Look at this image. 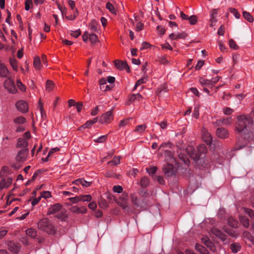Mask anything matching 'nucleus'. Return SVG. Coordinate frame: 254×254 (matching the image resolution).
I'll return each instance as SVG.
<instances>
[{
	"instance_id": "48",
	"label": "nucleus",
	"mask_w": 254,
	"mask_h": 254,
	"mask_svg": "<svg viewBox=\"0 0 254 254\" xmlns=\"http://www.w3.org/2000/svg\"><path fill=\"white\" fill-rule=\"evenodd\" d=\"M206 246L208 248H209L211 251H212L213 252H214L216 251V247H215L214 244L211 241H210L209 242H208V243L206 245Z\"/></svg>"
},
{
	"instance_id": "43",
	"label": "nucleus",
	"mask_w": 254,
	"mask_h": 254,
	"mask_svg": "<svg viewBox=\"0 0 254 254\" xmlns=\"http://www.w3.org/2000/svg\"><path fill=\"white\" fill-rule=\"evenodd\" d=\"M146 81V78L145 77H142L138 79L135 83L133 88V90L136 89L137 87L140 85L141 84L145 83Z\"/></svg>"
},
{
	"instance_id": "63",
	"label": "nucleus",
	"mask_w": 254,
	"mask_h": 254,
	"mask_svg": "<svg viewBox=\"0 0 254 254\" xmlns=\"http://www.w3.org/2000/svg\"><path fill=\"white\" fill-rule=\"evenodd\" d=\"M193 115V117L195 119H197L199 117V107H198L195 106L194 107Z\"/></svg>"
},
{
	"instance_id": "24",
	"label": "nucleus",
	"mask_w": 254,
	"mask_h": 254,
	"mask_svg": "<svg viewBox=\"0 0 254 254\" xmlns=\"http://www.w3.org/2000/svg\"><path fill=\"white\" fill-rule=\"evenodd\" d=\"M241 246L238 243H234L230 245V249L233 253H237L240 251Z\"/></svg>"
},
{
	"instance_id": "21",
	"label": "nucleus",
	"mask_w": 254,
	"mask_h": 254,
	"mask_svg": "<svg viewBox=\"0 0 254 254\" xmlns=\"http://www.w3.org/2000/svg\"><path fill=\"white\" fill-rule=\"evenodd\" d=\"M187 36V34L185 32L172 33L169 35V37L171 40H177L179 39H184Z\"/></svg>"
},
{
	"instance_id": "13",
	"label": "nucleus",
	"mask_w": 254,
	"mask_h": 254,
	"mask_svg": "<svg viewBox=\"0 0 254 254\" xmlns=\"http://www.w3.org/2000/svg\"><path fill=\"white\" fill-rule=\"evenodd\" d=\"M211 232L216 237L219 238L223 241H225L227 239V236L226 234L216 228L212 229Z\"/></svg>"
},
{
	"instance_id": "16",
	"label": "nucleus",
	"mask_w": 254,
	"mask_h": 254,
	"mask_svg": "<svg viewBox=\"0 0 254 254\" xmlns=\"http://www.w3.org/2000/svg\"><path fill=\"white\" fill-rule=\"evenodd\" d=\"M20 245L13 242H10L8 244V250L13 253H18L20 251Z\"/></svg>"
},
{
	"instance_id": "50",
	"label": "nucleus",
	"mask_w": 254,
	"mask_h": 254,
	"mask_svg": "<svg viewBox=\"0 0 254 254\" xmlns=\"http://www.w3.org/2000/svg\"><path fill=\"white\" fill-rule=\"evenodd\" d=\"M243 236L244 238H246L249 240H252L253 239V237L251 233L247 231H245L243 232Z\"/></svg>"
},
{
	"instance_id": "38",
	"label": "nucleus",
	"mask_w": 254,
	"mask_h": 254,
	"mask_svg": "<svg viewBox=\"0 0 254 254\" xmlns=\"http://www.w3.org/2000/svg\"><path fill=\"white\" fill-rule=\"evenodd\" d=\"M178 157L179 159L182 161L185 164L188 165L190 163V161L187 156L183 153L179 154Z\"/></svg>"
},
{
	"instance_id": "61",
	"label": "nucleus",
	"mask_w": 254,
	"mask_h": 254,
	"mask_svg": "<svg viewBox=\"0 0 254 254\" xmlns=\"http://www.w3.org/2000/svg\"><path fill=\"white\" fill-rule=\"evenodd\" d=\"M107 80L105 78H102L99 80L100 89H103L104 85L106 84Z\"/></svg>"
},
{
	"instance_id": "17",
	"label": "nucleus",
	"mask_w": 254,
	"mask_h": 254,
	"mask_svg": "<svg viewBox=\"0 0 254 254\" xmlns=\"http://www.w3.org/2000/svg\"><path fill=\"white\" fill-rule=\"evenodd\" d=\"M202 137L206 144H210L211 143L212 137L210 133L206 130L203 129L202 130Z\"/></svg>"
},
{
	"instance_id": "39",
	"label": "nucleus",
	"mask_w": 254,
	"mask_h": 254,
	"mask_svg": "<svg viewBox=\"0 0 254 254\" xmlns=\"http://www.w3.org/2000/svg\"><path fill=\"white\" fill-rule=\"evenodd\" d=\"M243 15L244 17L250 22H252L254 21L253 16L248 12L244 11L243 12Z\"/></svg>"
},
{
	"instance_id": "5",
	"label": "nucleus",
	"mask_w": 254,
	"mask_h": 254,
	"mask_svg": "<svg viewBox=\"0 0 254 254\" xmlns=\"http://www.w3.org/2000/svg\"><path fill=\"white\" fill-rule=\"evenodd\" d=\"M113 120V112L112 111H109L100 116L99 122L102 124H108L110 123Z\"/></svg>"
},
{
	"instance_id": "30",
	"label": "nucleus",
	"mask_w": 254,
	"mask_h": 254,
	"mask_svg": "<svg viewBox=\"0 0 254 254\" xmlns=\"http://www.w3.org/2000/svg\"><path fill=\"white\" fill-rule=\"evenodd\" d=\"M224 231L227 234L233 238H236L238 236V233L230 228H226L224 229Z\"/></svg>"
},
{
	"instance_id": "36",
	"label": "nucleus",
	"mask_w": 254,
	"mask_h": 254,
	"mask_svg": "<svg viewBox=\"0 0 254 254\" xmlns=\"http://www.w3.org/2000/svg\"><path fill=\"white\" fill-rule=\"evenodd\" d=\"M9 63L13 69L16 71L18 70L17 62L14 58L9 59Z\"/></svg>"
},
{
	"instance_id": "3",
	"label": "nucleus",
	"mask_w": 254,
	"mask_h": 254,
	"mask_svg": "<svg viewBox=\"0 0 254 254\" xmlns=\"http://www.w3.org/2000/svg\"><path fill=\"white\" fill-rule=\"evenodd\" d=\"M186 151L192 159L197 161L202 157V155L206 153L207 149L205 145L200 144L197 147V152L191 146L188 147Z\"/></svg>"
},
{
	"instance_id": "59",
	"label": "nucleus",
	"mask_w": 254,
	"mask_h": 254,
	"mask_svg": "<svg viewBox=\"0 0 254 254\" xmlns=\"http://www.w3.org/2000/svg\"><path fill=\"white\" fill-rule=\"evenodd\" d=\"M113 191L117 193H121L123 191V188L121 186H115L113 187Z\"/></svg>"
},
{
	"instance_id": "10",
	"label": "nucleus",
	"mask_w": 254,
	"mask_h": 254,
	"mask_svg": "<svg viewBox=\"0 0 254 254\" xmlns=\"http://www.w3.org/2000/svg\"><path fill=\"white\" fill-rule=\"evenodd\" d=\"M63 206L60 203H56L52 205L47 211V215L55 214L62 210Z\"/></svg>"
},
{
	"instance_id": "29",
	"label": "nucleus",
	"mask_w": 254,
	"mask_h": 254,
	"mask_svg": "<svg viewBox=\"0 0 254 254\" xmlns=\"http://www.w3.org/2000/svg\"><path fill=\"white\" fill-rule=\"evenodd\" d=\"M143 97L139 94H132L130 97V100L131 102H140L142 101Z\"/></svg>"
},
{
	"instance_id": "62",
	"label": "nucleus",
	"mask_w": 254,
	"mask_h": 254,
	"mask_svg": "<svg viewBox=\"0 0 254 254\" xmlns=\"http://www.w3.org/2000/svg\"><path fill=\"white\" fill-rule=\"evenodd\" d=\"M25 128L22 125H15V131L21 132L24 130Z\"/></svg>"
},
{
	"instance_id": "1",
	"label": "nucleus",
	"mask_w": 254,
	"mask_h": 254,
	"mask_svg": "<svg viewBox=\"0 0 254 254\" xmlns=\"http://www.w3.org/2000/svg\"><path fill=\"white\" fill-rule=\"evenodd\" d=\"M237 125V130L241 133L242 135V138L239 139V141H241L242 139L246 141L253 138L254 130V123L251 117L245 115L239 116Z\"/></svg>"
},
{
	"instance_id": "20",
	"label": "nucleus",
	"mask_w": 254,
	"mask_h": 254,
	"mask_svg": "<svg viewBox=\"0 0 254 254\" xmlns=\"http://www.w3.org/2000/svg\"><path fill=\"white\" fill-rule=\"evenodd\" d=\"M72 183L76 185H81L84 187H88L91 185V182L86 181L82 178L77 179Z\"/></svg>"
},
{
	"instance_id": "33",
	"label": "nucleus",
	"mask_w": 254,
	"mask_h": 254,
	"mask_svg": "<svg viewBox=\"0 0 254 254\" xmlns=\"http://www.w3.org/2000/svg\"><path fill=\"white\" fill-rule=\"evenodd\" d=\"M146 128V126L144 124L138 125L136 127L134 132L138 133H142L145 131Z\"/></svg>"
},
{
	"instance_id": "64",
	"label": "nucleus",
	"mask_w": 254,
	"mask_h": 254,
	"mask_svg": "<svg viewBox=\"0 0 254 254\" xmlns=\"http://www.w3.org/2000/svg\"><path fill=\"white\" fill-rule=\"evenodd\" d=\"M245 212L250 217L254 218V211L250 209H246Z\"/></svg>"
},
{
	"instance_id": "46",
	"label": "nucleus",
	"mask_w": 254,
	"mask_h": 254,
	"mask_svg": "<svg viewBox=\"0 0 254 254\" xmlns=\"http://www.w3.org/2000/svg\"><path fill=\"white\" fill-rule=\"evenodd\" d=\"M199 82L202 85L212 86L211 80L204 79L202 78H200Z\"/></svg>"
},
{
	"instance_id": "9",
	"label": "nucleus",
	"mask_w": 254,
	"mask_h": 254,
	"mask_svg": "<svg viewBox=\"0 0 254 254\" xmlns=\"http://www.w3.org/2000/svg\"><path fill=\"white\" fill-rule=\"evenodd\" d=\"M9 73L5 64L0 59V77L6 78Z\"/></svg>"
},
{
	"instance_id": "6",
	"label": "nucleus",
	"mask_w": 254,
	"mask_h": 254,
	"mask_svg": "<svg viewBox=\"0 0 254 254\" xmlns=\"http://www.w3.org/2000/svg\"><path fill=\"white\" fill-rule=\"evenodd\" d=\"M5 89L10 93L14 94L17 92V89L15 86L14 81L10 78L6 79L4 83Z\"/></svg>"
},
{
	"instance_id": "15",
	"label": "nucleus",
	"mask_w": 254,
	"mask_h": 254,
	"mask_svg": "<svg viewBox=\"0 0 254 254\" xmlns=\"http://www.w3.org/2000/svg\"><path fill=\"white\" fill-rule=\"evenodd\" d=\"M70 210L71 212L76 214H85L87 212V208L85 207H79L76 205L71 206Z\"/></svg>"
},
{
	"instance_id": "11",
	"label": "nucleus",
	"mask_w": 254,
	"mask_h": 254,
	"mask_svg": "<svg viewBox=\"0 0 254 254\" xmlns=\"http://www.w3.org/2000/svg\"><path fill=\"white\" fill-rule=\"evenodd\" d=\"M115 66L119 69L120 70H126L127 72H129V67L126 62L115 61Z\"/></svg>"
},
{
	"instance_id": "23",
	"label": "nucleus",
	"mask_w": 254,
	"mask_h": 254,
	"mask_svg": "<svg viewBox=\"0 0 254 254\" xmlns=\"http://www.w3.org/2000/svg\"><path fill=\"white\" fill-rule=\"evenodd\" d=\"M195 248V250L201 254H209V252L207 250L199 244H196Z\"/></svg>"
},
{
	"instance_id": "4",
	"label": "nucleus",
	"mask_w": 254,
	"mask_h": 254,
	"mask_svg": "<svg viewBox=\"0 0 254 254\" xmlns=\"http://www.w3.org/2000/svg\"><path fill=\"white\" fill-rule=\"evenodd\" d=\"M38 228L39 230L49 234H54L55 233L54 226L48 218H43L38 223Z\"/></svg>"
},
{
	"instance_id": "2",
	"label": "nucleus",
	"mask_w": 254,
	"mask_h": 254,
	"mask_svg": "<svg viewBox=\"0 0 254 254\" xmlns=\"http://www.w3.org/2000/svg\"><path fill=\"white\" fill-rule=\"evenodd\" d=\"M164 154L165 160L166 161L169 160L170 162L167 163L166 165L163 167V170L165 174L169 177L174 175L175 173V169L172 163L176 161V159L173 156V153L167 149L164 150Z\"/></svg>"
},
{
	"instance_id": "18",
	"label": "nucleus",
	"mask_w": 254,
	"mask_h": 254,
	"mask_svg": "<svg viewBox=\"0 0 254 254\" xmlns=\"http://www.w3.org/2000/svg\"><path fill=\"white\" fill-rule=\"evenodd\" d=\"M157 169L158 168L156 166H153L148 168H146V170L149 175L151 176L155 180L159 181V177L155 175Z\"/></svg>"
},
{
	"instance_id": "47",
	"label": "nucleus",
	"mask_w": 254,
	"mask_h": 254,
	"mask_svg": "<svg viewBox=\"0 0 254 254\" xmlns=\"http://www.w3.org/2000/svg\"><path fill=\"white\" fill-rule=\"evenodd\" d=\"M229 11L231 13H232L234 15V16L236 18L239 19L240 18V14L237 9H236L234 8H230Z\"/></svg>"
},
{
	"instance_id": "53",
	"label": "nucleus",
	"mask_w": 254,
	"mask_h": 254,
	"mask_svg": "<svg viewBox=\"0 0 254 254\" xmlns=\"http://www.w3.org/2000/svg\"><path fill=\"white\" fill-rule=\"evenodd\" d=\"M9 138L8 136H6L5 137H3L2 140L1 144L3 146L5 147H7L9 145Z\"/></svg>"
},
{
	"instance_id": "52",
	"label": "nucleus",
	"mask_w": 254,
	"mask_h": 254,
	"mask_svg": "<svg viewBox=\"0 0 254 254\" xmlns=\"http://www.w3.org/2000/svg\"><path fill=\"white\" fill-rule=\"evenodd\" d=\"M52 196L51 193L49 191H43L41 194V198H48Z\"/></svg>"
},
{
	"instance_id": "40",
	"label": "nucleus",
	"mask_w": 254,
	"mask_h": 254,
	"mask_svg": "<svg viewBox=\"0 0 254 254\" xmlns=\"http://www.w3.org/2000/svg\"><path fill=\"white\" fill-rule=\"evenodd\" d=\"M26 234L27 236L31 238H35L37 235L36 230L32 228H29L27 229L26 231Z\"/></svg>"
},
{
	"instance_id": "22",
	"label": "nucleus",
	"mask_w": 254,
	"mask_h": 254,
	"mask_svg": "<svg viewBox=\"0 0 254 254\" xmlns=\"http://www.w3.org/2000/svg\"><path fill=\"white\" fill-rule=\"evenodd\" d=\"M56 217L62 221H65L68 217L66 210L64 209H62L60 212L56 215Z\"/></svg>"
},
{
	"instance_id": "45",
	"label": "nucleus",
	"mask_w": 254,
	"mask_h": 254,
	"mask_svg": "<svg viewBox=\"0 0 254 254\" xmlns=\"http://www.w3.org/2000/svg\"><path fill=\"white\" fill-rule=\"evenodd\" d=\"M16 84L19 90H20L22 92L25 91L26 87L19 79L17 80Z\"/></svg>"
},
{
	"instance_id": "34",
	"label": "nucleus",
	"mask_w": 254,
	"mask_h": 254,
	"mask_svg": "<svg viewBox=\"0 0 254 254\" xmlns=\"http://www.w3.org/2000/svg\"><path fill=\"white\" fill-rule=\"evenodd\" d=\"M121 157L117 156H115L112 161L108 162V164L111 166H116L120 163Z\"/></svg>"
},
{
	"instance_id": "35",
	"label": "nucleus",
	"mask_w": 254,
	"mask_h": 254,
	"mask_svg": "<svg viewBox=\"0 0 254 254\" xmlns=\"http://www.w3.org/2000/svg\"><path fill=\"white\" fill-rule=\"evenodd\" d=\"M33 66L37 69H40L41 68V60L39 57H37L34 58L33 62Z\"/></svg>"
},
{
	"instance_id": "7",
	"label": "nucleus",
	"mask_w": 254,
	"mask_h": 254,
	"mask_svg": "<svg viewBox=\"0 0 254 254\" xmlns=\"http://www.w3.org/2000/svg\"><path fill=\"white\" fill-rule=\"evenodd\" d=\"M29 149L28 148L21 149L19 150L16 156V160L19 162L25 161L28 156Z\"/></svg>"
},
{
	"instance_id": "44",
	"label": "nucleus",
	"mask_w": 254,
	"mask_h": 254,
	"mask_svg": "<svg viewBox=\"0 0 254 254\" xmlns=\"http://www.w3.org/2000/svg\"><path fill=\"white\" fill-rule=\"evenodd\" d=\"M81 201L89 202L92 200V196L90 194L80 195Z\"/></svg>"
},
{
	"instance_id": "57",
	"label": "nucleus",
	"mask_w": 254,
	"mask_h": 254,
	"mask_svg": "<svg viewBox=\"0 0 254 254\" xmlns=\"http://www.w3.org/2000/svg\"><path fill=\"white\" fill-rule=\"evenodd\" d=\"M70 34L71 36L74 38H77L81 34V31L80 29H78L75 31H72Z\"/></svg>"
},
{
	"instance_id": "56",
	"label": "nucleus",
	"mask_w": 254,
	"mask_h": 254,
	"mask_svg": "<svg viewBox=\"0 0 254 254\" xmlns=\"http://www.w3.org/2000/svg\"><path fill=\"white\" fill-rule=\"evenodd\" d=\"M144 25L141 22H138L135 26V30L136 31H140L143 29Z\"/></svg>"
},
{
	"instance_id": "19",
	"label": "nucleus",
	"mask_w": 254,
	"mask_h": 254,
	"mask_svg": "<svg viewBox=\"0 0 254 254\" xmlns=\"http://www.w3.org/2000/svg\"><path fill=\"white\" fill-rule=\"evenodd\" d=\"M28 141L24 138H19L17 139L16 147L21 149L27 148Z\"/></svg>"
},
{
	"instance_id": "26",
	"label": "nucleus",
	"mask_w": 254,
	"mask_h": 254,
	"mask_svg": "<svg viewBox=\"0 0 254 254\" xmlns=\"http://www.w3.org/2000/svg\"><path fill=\"white\" fill-rule=\"evenodd\" d=\"M239 220L242 225L245 228H248L250 226L249 219L246 216H241L239 218Z\"/></svg>"
},
{
	"instance_id": "49",
	"label": "nucleus",
	"mask_w": 254,
	"mask_h": 254,
	"mask_svg": "<svg viewBox=\"0 0 254 254\" xmlns=\"http://www.w3.org/2000/svg\"><path fill=\"white\" fill-rule=\"evenodd\" d=\"M107 138L106 135H102L99 137H98L97 139H94V141L95 142L97 143H103L105 141Z\"/></svg>"
},
{
	"instance_id": "37",
	"label": "nucleus",
	"mask_w": 254,
	"mask_h": 254,
	"mask_svg": "<svg viewBox=\"0 0 254 254\" xmlns=\"http://www.w3.org/2000/svg\"><path fill=\"white\" fill-rule=\"evenodd\" d=\"M89 40L90 42L94 44L99 42L98 36L93 33H90L89 35Z\"/></svg>"
},
{
	"instance_id": "32",
	"label": "nucleus",
	"mask_w": 254,
	"mask_h": 254,
	"mask_svg": "<svg viewBox=\"0 0 254 254\" xmlns=\"http://www.w3.org/2000/svg\"><path fill=\"white\" fill-rule=\"evenodd\" d=\"M98 121V118H95L91 120L88 121L81 127L86 128L90 127L93 124L96 123Z\"/></svg>"
},
{
	"instance_id": "41",
	"label": "nucleus",
	"mask_w": 254,
	"mask_h": 254,
	"mask_svg": "<svg viewBox=\"0 0 254 254\" xmlns=\"http://www.w3.org/2000/svg\"><path fill=\"white\" fill-rule=\"evenodd\" d=\"M54 83L51 80H47L46 85V90L48 92L51 91L54 88Z\"/></svg>"
},
{
	"instance_id": "51",
	"label": "nucleus",
	"mask_w": 254,
	"mask_h": 254,
	"mask_svg": "<svg viewBox=\"0 0 254 254\" xmlns=\"http://www.w3.org/2000/svg\"><path fill=\"white\" fill-rule=\"evenodd\" d=\"M188 20H189L190 24L194 25L197 22V17L195 15H191L189 17Z\"/></svg>"
},
{
	"instance_id": "25",
	"label": "nucleus",
	"mask_w": 254,
	"mask_h": 254,
	"mask_svg": "<svg viewBox=\"0 0 254 254\" xmlns=\"http://www.w3.org/2000/svg\"><path fill=\"white\" fill-rule=\"evenodd\" d=\"M26 122V119L22 116H19L13 120V123L15 125H22Z\"/></svg>"
},
{
	"instance_id": "31",
	"label": "nucleus",
	"mask_w": 254,
	"mask_h": 254,
	"mask_svg": "<svg viewBox=\"0 0 254 254\" xmlns=\"http://www.w3.org/2000/svg\"><path fill=\"white\" fill-rule=\"evenodd\" d=\"M149 184V179L148 177H142L140 182V185L142 188H145L148 186Z\"/></svg>"
},
{
	"instance_id": "8",
	"label": "nucleus",
	"mask_w": 254,
	"mask_h": 254,
	"mask_svg": "<svg viewBox=\"0 0 254 254\" xmlns=\"http://www.w3.org/2000/svg\"><path fill=\"white\" fill-rule=\"evenodd\" d=\"M15 106L17 109L22 113H25L28 111V104L24 100H19L17 101L16 103Z\"/></svg>"
},
{
	"instance_id": "54",
	"label": "nucleus",
	"mask_w": 254,
	"mask_h": 254,
	"mask_svg": "<svg viewBox=\"0 0 254 254\" xmlns=\"http://www.w3.org/2000/svg\"><path fill=\"white\" fill-rule=\"evenodd\" d=\"M150 47H151V45L150 44H149L148 43H147L146 42H143L141 44V46L140 48V50H144L148 49Z\"/></svg>"
},
{
	"instance_id": "27",
	"label": "nucleus",
	"mask_w": 254,
	"mask_h": 254,
	"mask_svg": "<svg viewBox=\"0 0 254 254\" xmlns=\"http://www.w3.org/2000/svg\"><path fill=\"white\" fill-rule=\"evenodd\" d=\"M228 225L234 228H237L238 227V222L232 217H230L228 219Z\"/></svg>"
},
{
	"instance_id": "12",
	"label": "nucleus",
	"mask_w": 254,
	"mask_h": 254,
	"mask_svg": "<svg viewBox=\"0 0 254 254\" xmlns=\"http://www.w3.org/2000/svg\"><path fill=\"white\" fill-rule=\"evenodd\" d=\"M216 135L217 136L220 138L224 139L228 137L229 133L228 130L223 128V127H219L216 130Z\"/></svg>"
},
{
	"instance_id": "28",
	"label": "nucleus",
	"mask_w": 254,
	"mask_h": 254,
	"mask_svg": "<svg viewBox=\"0 0 254 254\" xmlns=\"http://www.w3.org/2000/svg\"><path fill=\"white\" fill-rule=\"evenodd\" d=\"M89 28L92 32H98V28L97 22L94 20H92L89 24Z\"/></svg>"
},
{
	"instance_id": "60",
	"label": "nucleus",
	"mask_w": 254,
	"mask_h": 254,
	"mask_svg": "<svg viewBox=\"0 0 254 254\" xmlns=\"http://www.w3.org/2000/svg\"><path fill=\"white\" fill-rule=\"evenodd\" d=\"M229 46L230 47V48L235 50L238 48V46L237 45L233 39H230L229 40Z\"/></svg>"
},
{
	"instance_id": "42",
	"label": "nucleus",
	"mask_w": 254,
	"mask_h": 254,
	"mask_svg": "<svg viewBox=\"0 0 254 254\" xmlns=\"http://www.w3.org/2000/svg\"><path fill=\"white\" fill-rule=\"evenodd\" d=\"M106 8L112 13L116 14V10L115 8H114L113 4L110 2H108L106 3Z\"/></svg>"
},
{
	"instance_id": "55",
	"label": "nucleus",
	"mask_w": 254,
	"mask_h": 254,
	"mask_svg": "<svg viewBox=\"0 0 254 254\" xmlns=\"http://www.w3.org/2000/svg\"><path fill=\"white\" fill-rule=\"evenodd\" d=\"M38 108L39 109L41 116H43V115H45V112L44 111V108H43V104L41 102V100H39V103H38Z\"/></svg>"
},
{
	"instance_id": "14",
	"label": "nucleus",
	"mask_w": 254,
	"mask_h": 254,
	"mask_svg": "<svg viewBox=\"0 0 254 254\" xmlns=\"http://www.w3.org/2000/svg\"><path fill=\"white\" fill-rule=\"evenodd\" d=\"M12 182V179L10 177L7 179L3 178L0 182V190L7 188Z\"/></svg>"
},
{
	"instance_id": "58",
	"label": "nucleus",
	"mask_w": 254,
	"mask_h": 254,
	"mask_svg": "<svg viewBox=\"0 0 254 254\" xmlns=\"http://www.w3.org/2000/svg\"><path fill=\"white\" fill-rule=\"evenodd\" d=\"M32 4V0H26L25 2V9L28 11L30 9V5Z\"/></svg>"
}]
</instances>
